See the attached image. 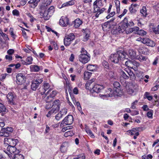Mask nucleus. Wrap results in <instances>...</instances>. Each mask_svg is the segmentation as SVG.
<instances>
[{"mask_svg":"<svg viewBox=\"0 0 159 159\" xmlns=\"http://www.w3.org/2000/svg\"><path fill=\"white\" fill-rule=\"evenodd\" d=\"M134 25V23L132 21H129L125 17L122 21L120 24L118 28L113 29L112 31L114 34H118L119 33H123L129 26H133Z\"/></svg>","mask_w":159,"mask_h":159,"instance_id":"f257e3e1","label":"nucleus"},{"mask_svg":"<svg viewBox=\"0 0 159 159\" xmlns=\"http://www.w3.org/2000/svg\"><path fill=\"white\" fill-rule=\"evenodd\" d=\"M126 54L122 51H119L115 54H111L110 56V60L111 62L118 63L120 61L125 59Z\"/></svg>","mask_w":159,"mask_h":159,"instance_id":"f03ea898","label":"nucleus"},{"mask_svg":"<svg viewBox=\"0 0 159 159\" xmlns=\"http://www.w3.org/2000/svg\"><path fill=\"white\" fill-rule=\"evenodd\" d=\"M78 59L79 61L85 64L90 60V57L87 54V51L84 48H82L81 54L79 55Z\"/></svg>","mask_w":159,"mask_h":159,"instance_id":"7ed1b4c3","label":"nucleus"},{"mask_svg":"<svg viewBox=\"0 0 159 159\" xmlns=\"http://www.w3.org/2000/svg\"><path fill=\"white\" fill-rule=\"evenodd\" d=\"M75 35L73 33H70L66 36L64 39V44L66 46H69L71 42L75 39Z\"/></svg>","mask_w":159,"mask_h":159,"instance_id":"20e7f679","label":"nucleus"},{"mask_svg":"<svg viewBox=\"0 0 159 159\" xmlns=\"http://www.w3.org/2000/svg\"><path fill=\"white\" fill-rule=\"evenodd\" d=\"M41 11L40 12V16L42 18H43L45 20H48L51 17V15L46 11L47 8L44 7H41Z\"/></svg>","mask_w":159,"mask_h":159,"instance_id":"39448f33","label":"nucleus"},{"mask_svg":"<svg viewBox=\"0 0 159 159\" xmlns=\"http://www.w3.org/2000/svg\"><path fill=\"white\" fill-rule=\"evenodd\" d=\"M42 78H38L33 80L32 82L31 88L34 91H35L38 88L39 84L43 82Z\"/></svg>","mask_w":159,"mask_h":159,"instance_id":"423d86ee","label":"nucleus"},{"mask_svg":"<svg viewBox=\"0 0 159 159\" xmlns=\"http://www.w3.org/2000/svg\"><path fill=\"white\" fill-rule=\"evenodd\" d=\"M16 83L19 85H21L25 83L26 78L23 74L20 73L18 74L16 76Z\"/></svg>","mask_w":159,"mask_h":159,"instance_id":"0eeeda50","label":"nucleus"},{"mask_svg":"<svg viewBox=\"0 0 159 159\" xmlns=\"http://www.w3.org/2000/svg\"><path fill=\"white\" fill-rule=\"evenodd\" d=\"M141 40L142 43L146 44L148 46L153 47L155 45V42L148 38L143 37L141 39Z\"/></svg>","mask_w":159,"mask_h":159,"instance_id":"6e6552de","label":"nucleus"},{"mask_svg":"<svg viewBox=\"0 0 159 159\" xmlns=\"http://www.w3.org/2000/svg\"><path fill=\"white\" fill-rule=\"evenodd\" d=\"M74 120L73 116L69 115L66 116L61 121V124H65L66 125H70L72 124Z\"/></svg>","mask_w":159,"mask_h":159,"instance_id":"1a4fd4ad","label":"nucleus"},{"mask_svg":"<svg viewBox=\"0 0 159 159\" xmlns=\"http://www.w3.org/2000/svg\"><path fill=\"white\" fill-rule=\"evenodd\" d=\"M59 24L63 27H66L69 24V19L66 17L62 16L60 20Z\"/></svg>","mask_w":159,"mask_h":159,"instance_id":"9d476101","label":"nucleus"},{"mask_svg":"<svg viewBox=\"0 0 159 159\" xmlns=\"http://www.w3.org/2000/svg\"><path fill=\"white\" fill-rule=\"evenodd\" d=\"M7 151L11 154L14 153V155L19 153L20 152V150L16 149L15 145H9L7 148Z\"/></svg>","mask_w":159,"mask_h":159,"instance_id":"9b49d317","label":"nucleus"},{"mask_svg":"<svg viewBox=\"0 0 159 159\" xmlns=\"http://www.w3.org/2000/svg\"><path fill=\"white\" fill-rule=\"evenodd\" d=\"M7 97L10 104H15L14 99L15 98L16 95L13 93L9 92L7 95Z\"/></svg>","mask_w":159,"mask_h":159,"instance_id":"f8f14e48","label":"nucleus"},{"mask_svg":"<svg viewBox=\"0 0 159 159\" xmlns=\"http://www.w3.org/2000/svg\"><path fill=\"white\" fill-rule=\"evenodd\" d=\"M125 65L128 67L133 69H137V63L135 61H132L130 60H128L125 61Z\"/></svg>","mask_w":159,"mask_h":159,"instance_id":"ddd939ff","label":"nucleus"},{"mask_svg":"<svg viewBox=\"0 0 159 159\" xmlns=\"http://www.w3.org/2000/svg\"><path fill=\"white\" fill-rule=\"evenodd\" d=\"M103 89L104 87L103 85L96 84L93 87L92 89L94 92L98 93L101 92Z\"/></svg>","mask_w":159,"mask_h":159,"instance_id":"4468645a","label":"nucleus"},{"mask_svg":"<svg viewBox=\"0 0 159 159\" xmlns=\"http://www.w3.org/2000/svg\"><path fill=\"white\" fill-rule=\"evenodd\" d=\"M60 100H56L52 103V106H50V107H51L53 108V109H55V110L58 111L60 108Z\"/></svg>","mask_w":159,"mask_h":159,"instance_id":"2eb2a0df","label":"nucleus"},{"mask_svg":"<svg viewBox=\"0 0 159 159\" xmlns=\"http://www.w3.org/2000/svg\"><path fill=\"white\" fill-rule=\"evenodd\" d=\"M108 92L109 91L110 92V93H107L106 94H99V96L102 97L103 98H107V97H112L113 96H115V94L114 93V91L112 90V89L111 88H109L108 89Z\"/></svg>","mask_w":159,"mask_h":159,"instance_id":"dca6fc26","label":"nucleus"},{"mask_svg":"<svg viewBox=\"0 0 159 159\" xmlns=\"http://www.w3.org/2000/svg\"><path fill=\"white\" fill-rule=\"evenodd\" d=\"M112 7V5L110 4L109 8L107 10V13L108 14V15L106 17V18L107 19H108L112 17L115 14V11H112L111 12V11Z\"/></svg>","mask_w":159,"mask_h":159,"instance_id":"f3484780","label":"nucleus"},{"mask_svg":"<svg viewBox=\"0 0 159 159\" xmlns=\"http://www.w3.org/2000/svg\"><path fill=\"white\" fill-rule=\"evenodd\" d=\"M57 92L56 90H53L51 92L50 95L49 96H48L46 98V100L47 102H50L51 101L52 99H49L50 98H52L54 97L55 96L57 95Z\"/></svg>","mask_w":159,"mask_h":159,"instance_id":"a211bd4d","label":"nucleus"},{"mask_svg":"<svg viewBox=\"0 0 159 159\" xmlns=\"http://www.w3.org/2000/svg\"><path fill=\"white\" fill-rule=\"evenodd\" d=\"M128 55L129 57L131 59H136L137 56H136V52L132 49L129 50Z\"/></svg>","mask_w":159,"mask_h":159,"instance_id":"6ab92c4d","label":"nucleus"},{"mask_svg":"<svg viewBox=\"0 0 159 159\" xmlns=\"http://www.w3.org/2000/svg\"><path fill=\"white\" fill-rule=\"evenodd\" d=\"M83 30L84 37L83 38V40L84 41H86L88 40V38L89 37L90 31L88 29H85Z\"/></svg>","mask_w":159,"mask_h":159,"instance_id":"aec40b11","label":"nucleus"},{"mask_svg":"<svg viewBox=\"0 0 159 159\" xmlns=\"http://www.w3.org/2000/svg\"><path fill=\"white\" fill-rule=\"evenodd\" d=\"M68 147V143L67 142H64L62 143L60 147V151L62 152H65L67 150Z\"/></svg>","mask_w":159,"mask_h":159,"instance_id":"412c9836","label":"nucleus"},{"mask_svg":"<svg viewBox=\"0 0 159 159\" xmlns=\"http://www.w3.org/2000/svg\"><path fill=\"white\" fill-rule=\"evenodd\" d=\"M111 25L107 21L106 22L102 25V27L103 30H109L111 28Z\"/></svg>","mask_w":159,"mask_h":159,"instance_id":"4be33fe9","label":"nucleus"},{"mask_svg":"<svg viewBox=\"0 0 159 159\" xmlns=\"http://www.w3.org/2000/svg\"><path fill=\"white\" fill-rule=\"evenodd\" d=\"M113 86L114 87L116 88L115 89V92L119 93L120 91V84L119 82H115L113 83Z\"/></svg>","mask_w":159,"mask_h":159,"instance_id":"5701e85b","label":"nucleus"},{"mask_svg":"<svg viewBox=\"0 0 159 159\" xmlns=\"http://www.w3.org/2000/svg\"><path fill=\"white\" fill-rule=\"evenodd\" d=\"M74 22V26L75 28H78L81 25L83 22L79 18L75 19Z\"/></svg>","mask_w":159,"mask_h":159,"instance_id":"b1692460","label":"nucleus"},{"mask_svg":"<svg viewBox=\"0 0 159 159\" xmlns=\"http://www.w3.org/2000/svg\"><path fill=\"white\" fill-rule=\"evenodd\" d=\"M137 6L136 4H132L129 7V10L131 14L135 13L136 11V7Z\"/></svg>","mask_w":159,"mask_h":159,"instance_id":"393cba45","label":"nucleus"},{"mask_svg":"<svg viewBox=\"0 0 159 159\" xmlns=\"http://www.w3.org/2000/svg\"><path fill=\"white\" fill-rule=\"evenodd\" d=\"M133 87V86H132L131 87H130V88L127 89V91L129 94L134 95L136 94L137 91L135 88H134V87H133Z\"/></svg>","mask_w":159,"mask_h":159,"instance_id":"a878e982","label":"nucleus"},{"mask_svg":"<svg viewBox=\"0 0 159 159\" xmlns=\"http://www.w3.org/2000/svg\"><path fill=\"white\" fill-rule=\"evenodd\" d=\"M130 26H129V27ZM129 27V26L125 30V31L126 32V33L127 34L132 33L134 31L137 30L139 29V28L137 27H136L134 28H128Z\"/></svg>","mask_w":159,"mask_h":159,"instance_id":"bb28decb","label":"nucleus"},{"mask_svg":"<svg viewBox=\"0 0 159 159\" xmlns=\"http://www.w3.org/2000/svg\"><path fill=\"white\" fill-rule=\"evenodd\" d=\"M50 89H49L48 92L45 93L46 91L45 89L42 87L40 88L39 89V94H40L41 95H43V94H45V95H47L48 93H49L50 91Z\"/></svg>","mask_w":159,"mask_h":159,"instance_id":"cd10ccee","label":"nucleus"},{"mask_svg":"<svg viewBox=\"0 0 159 159\" xmlns=\"http://www.w3.org/2000/svg\"><path fill=\"white\" fill-rule=\"evenodd\" d=\"M32 57H28L26 59V62H25V63H23V64L26 65L31 64L32 63Z\"/></svg>","mask_w":159,"mask_h":159,"instance_id":"c85d7f7f","label":"nucleus"},{"mask_svg":"<svg viewBox=\"0 0 159 159\" xmlns=\"http://www.w3.org/2000/svg\"><path fill=\"white\" fill-rule=\"evenodd\" d=\"M30 68L34 72H38L40 70V67L37 65H31L30 66Z\"/></svg>","mask_w":159,"mask_h":159,"instance_id":"c756f323","label":"nucleus"},{"mask_svg":"<svg viewBox=\"0 0 159 159\" xmlns=\"http://www.w3.org/2000/svg\"><path fill=\"white\" fill-rule=\"evenodd\" d=\"M92 73L85 71L84 73V79L87 80L89 79L92 75Z\"/></svg>","mask_w":159,"mask_h":159,"instance_id":"7c9ffc66","label":"nucleus"},{"mask_svg":"<svg viewBox=\"0 0 159 159\" xmlns=\"http://www.w3.org/2000/svg\"><path fill=\"white\" fill-rule=\"evenodd\" d=\"M136 59L140 61H145L147 59V57L146 56L141 55L137 56Z\"/></svg>","mask_w":159,"mask_h":159,"instance_id":"2f4dec72","label":"nucleus"},{"mask_svg":"<svg viewBox=\"0 0 159 159\" xmlns=\"http://www.w3.org/2000/svg\"><path fill=\"white\" fill-rule=\"evenodd\" d=\"M140 12L142 15L144 17L146 16L147 13L146 8L145 6H143L142 9L140 10Z\"/></svg>","mask_w":159,"mask_h":159,"instance_id":"473e14b6","label":"nucleus"},{"mask_svg":"<svg viewBox=\"0 0 159 159\" xmlns=\"http://www.w3.org/2000/svg\"><path fill=\"white\" fill-rule=\"evenodd\" d=\"M115 3L117 12L119 13L120 12V2L118 0H116L115 1Z\"/></svg>","mask_w":159,"mask_h":159,"instance_id":"72a5a7b5","label":"nucleus"},{"mask_svg":"<svg viewBox=\"0 0 159 159\" xmlns=\"http://www.w3.org/2000/svg\"><path fill=\"white\" fill-rule=\"evenodd\" d=\"M24 157L22 154L17 153L14 154L12 159H24Z\"/></svg>","mask_w":159,"mask_h":159,"instance_id":"f704fd0d","label":"nucleus"},{"mask_svg":"<svg viewBox=\"0 0 159 159\" xmlns=\"http://www.w3.org/2000/svg\"><path fill=\"white\" fill-rule=\"evenodd\" d=\"M92 83L93 81H92V80H89L86 84V88L91 89L93 87Z\"/></svg>","mask_w":159,"mask_h":159,"instance_id":"c9c22d12","label":"nucleus"},{"mask_svg":"<svg viewBox=\"0 0 159 159\" xmlns=\"http://www.w3.org/2000/svg\"><path fill=\"white\" fill-rule=\"evenodd\" d=\"M87 69L90 71H93L96 69V66L95 65H89L87 66Z\"/></svg>","mask_w":159,"mask_h":159,"instance_id":"e433bc0d","label":"nucleus"},{"mask_svg":"<svg viewBox=\"0 0 159 159\" xmlns=\"http://www.w3.org/2000/svg\"><path fill=\"white\" fill-rule=\"evenodd\" d=\"M46 11L51 16L55 11L54 7L53 6H51L47 10H46Z\"/></svg>","mask_w":159,"mask_h":159,"instance_id":"4c0bfd02","label":"nucleus"},{"mask_svg":"<svg viewBox=\"0 0 159 159\" xmlns=\"http://www.w3.org/2000/svg\"><path fill=\"white\" fill-rule=\"evenodd\" d=\"M52 2V0H43V5L41 7H44L50 5Z\"/></svg>","mask_w":159,"mask_h":159,"instance_id":"58836bf2","label":"nucleus"},{"mask_svg":"<svg viewBox=\"0 0 159 159\" xmlns=\"http://www.w3.org/2000/svg\"><path fill=\"white\" fill-rule=\"evenodd\" d=\"M85 130L87 134L90 136L92 138H94V135L93 134L92 132L90 129L88 128H86Z\"/></svg>","mask_w":159,"mask_h":159,"instance_id":"ea45409f","label":"nucleus"},{"mask_svg":"<svg viewBox=\"0 0 159 159\" xmlns=\"http://www.w3.org/2000/svg\"><path fill=\"white\" fill-rule=\"evenodd\" d=\"M74 134V133L72 130L68 131L66 132L64 134V136L66 137L68 136H72Z\"/></svg>","mask_w":159,"mask_h":159,"instance_id":"a19ab883","label":"nucleus"},{"mask_svg":"<svg viewBox=\"0 0 159 159\" xmlns=\"http://www.w3.org/2000/svg\"><path fill=\"white\" fill-rule=\"evenodd\" d=\"M125 71L128 74V75L129 77V76H132L133 75H134L130 69L128 68H126L125 69Z\"/></svg>","mask_w":159,"mask_h":159,"instance_id":"79ce46f5","label":"nucleus"},{"mask_svg":"<svg viewBox=\"0 0 159 159\" xmlns=\"http://www.w3.org/2000/svg\"><path fill=\"white\" fill-rule=\"evenodd\" d=\"M57 111H58L55 110V109L52 108V109L48 112L46 116L47 117H49L53 113H57Z\"/></svg>","mask_w":159,"mask_h":159,"instance_id":"37998d69","label":"nucleus"},{"mask_svg":"<svg viewBox=\"0 0 159 159\" xmlns=\"http://www.w3.org/2000/svg\"><path fill=\"white\" fill-rule=\"evenodd\" d=\"M136 31L137 32V34H139V35L143 36L144 35H146V32L145 31L143 30H136Z\"/></svg>","mask_w":159,"mask_h":159,"instance_id":"c03bdc74","label":"nucleus"},{"mask_svg":"<svg viewBox=\"0 0 159 159\" xmlns=\"http://www.w3.org/2000/svg\"><path fill=\"white\" fill-rule=\"evenodd\" d=\"M67 109L66 108H63L60 112V113L62 116L65 115L67 113Z\"/></svg>","mask_w":159,"mask_h":159,"instance_id":"a18cd8bd","label":"nucleus"},{"mask_svg":"<svg viewBox=\"0 0 159 159\" xmlns=\"http://www.w3.org/2000/svg\"><path fill=\"white\" fill-rule=\"evenodd\" d=\"M28 3L29 4H33L32 5H31L30 7L32 8H34L36 6H37V4L36 2H35V0H30Z\"/></svg>","mask_w":159,"mask_h":159,"instance_id":"49530a36","label":"nucleus"},{"mask_svg":"<svg viewBox=\"0 0 159 159\" xmlns=\"http://www.w3.org/2000/svg\"><path fill=\"white\" fill-rule=\"evenodd\" d=\"M121 76L125 79H127L129 78L128 74L125 71H122L121 73Z\"/></svg>","mask_w":159,"mask_h":159,"instance_id":"de8ad7c7","label":"nucleus"},{"mask_svg":"<svg viewBox=\"0 0 159 159\" xmlns=\"http://www.w3.org/2000/svg\"><path fill=\"white\" fill-rule=\"evenodd\" d=\"M42 87L47 91L50 88V85L48 83L44 82Z\"/></svg>","mask_w":159,"mask_h":159,"instance_id":"09e8293b","label":"nucleus"},{"mask_svg":"<svg viewBox=\"0 0 159 159\" xmlns=\"http://www.w3.org/2000/svg\"><path fill=\"white\" fill-rule=\"evenodd\" d=\"M6 108L4 105L0 103V112L2 113L5 112Z\"/></svg>","mask_w":159,"mask_h":159,"instance_id":"8fccbe9b","label":"nucleus"},{"mask_svg":"<svg viewBox=\"0 0 159 159\" xmlns=\"http://www.w3.org/2000/svg\"><path fill=\"white\" fill-rule=\"evenodd\" d=\"M2 131L4 130L7 132H9L11 133L13 131V129L11 127H7L6 128H2L1 129Z\"/></svg>","mask_w":159,"mask_h":159,"instance_id":"3c124183","label":"nucleus"},{"mask_svg":"<svg viewBox=\"0 0 159 159\" xmlns=\"http://www.w3.org/2000/svg\"><path fill=\"white\" fill-rule=\"evenodd\" d=\"M12 141V139L5 138L4 139V143H7L8 145L10 144V142Z\"/></svg>","mask_w":159,"mask_h":159,"instance_id":"603ef678","label":"nucleus"},{"mask_svg":"<svg viewBox=\"0 0 159 159\" xmlns=\"http://www.w3.org/2000/svg\"><path fill=\"white\" fill-rule=\"evenodd\" d=\"M102 64L105 68H108L109 67V64L108 62L105 60H104L102 62Z\"/></svg>","mask_w":159,"mask_h":159,"instance_id":"864d4df0","label":"nucleus"},{"mask_svg":"<svg viewBox=\"0 0 159 159\" xmlns=\"http://www.w3.org/2000/svg\"><path fill=\"white\" fill-rule=\"evenodd\" d=\"M115 19V18H112L110 20L107 21V22H109L112 26H113L116 24V23L114 21Z\"/></svg>","mask_w":159,"mask_h":159,"instance_id":"5fc2aeb1","label":"nucleus"},{"mask_svg":"<svg viewBox=\"0 0 159 159\" xmlns=\"http://www.w3.org/2000/svg\"><path fill=\"white\" fill-rule=\"evenodd\" d=\"M153 31L156 34H159V25L157 27L154 28L153 29Z\"/></svg>","mask_w":159,"mask_h":159,"instance_id":"6e6d98bb","label":"nucleus"},{"mask_svg":"<svg viewBox=\"0 0 159 159\" xmlns=\"http://www.w3.org/2000/svg\"><path fill=\"white\" fill-rule=\"evenodd\" d=\"M62 116H63L59 113L56 115L55 119L56 120H59L62 117Z\"/></svg>","mask_w":159,"mask_h":159,"instance_id":"4d7b16f0","label":"nucleus"},{"mask_svg":"<svg viewBox=\"0 0 159 159\" xmlns=\"http://www.w3.org/2000/svg\"><path fill=\"white\" fill-rule=\"evenodd\" d=\"M12 13L14 16H19V11L16 9H14L12 11Z\"/></svg>","mask_w":159,"mask_h":159,"instance_id":"13d9d810","label":"nucleus"},{"mask_svg":"<svg viewBox=\"0 0 159 159\" xmlns=\"http://www.w3.org/2000/svg\"><path fill=\"white\" fill-rule=\"evenodd\" d=\"M3 134L2 136L6 137H8L10 135V133L7 132L6 131L3 132Z\"/></svg>","mask_w":159,"mask_h":159,"instance_id":"bf43d9fd","label":"nucleus"},{"mask_svg":"<svg viewBox=\"0 0 159 159\" xmlns=\"http://www.w3.org/2000/svg\"><path fill=\"white\" fill-rule=\"evenodd\" d=\"M66 3L67 4L68 6H72L73 5L75 4V2L74 0H71L69 1L66 2Z\"/></svg>","mask_w":159,"mask_h":159,"instance_id":"052dcab7","label":"nucleus"},{"mask_svg":"<svg viewBox=\"0 0 159 159\" xmlns=\"http://www.w3.org/2000/svg\"><path fill=\"white\" fill-rule=\"evenodd\" d=\"M9 31L10 34L11 35L12 37L13 38H15L16 35L14 34L13 29L11 28L10 29Z\"/></svg>","mask_w":159,"mask_h":159,"instance_id":"680f3d73","label":"nucleus"},{"mask_svg":"<svg viewBox=\"0 0 159 159\" xmlns=\"http://www.w3.org/2000/svg\"><path fill=\"white\" fill-rule=\"evenodd\" d=\"M93 6L94 9L93 12L94 13L98 12L100 8V7L98 5L94 6Z\"/></svg>","mask_w":159,"mask_h":159,"instance_id":"e2e57ef3","label":"nucleus"},{"mask_svg":"<svg viewBox=\"0 0 159 159\" xmlns=\"http://www.w3.org/2000/svg\"><path fill=\"white\" fill-rule=\"evenodd\" d=\"M138 102V101L135 100V101L133 103H132L131 104V108L133 109H135L136 108V107L135 106V103H136Z\"/></svg>","mask_w":159,"mask_h":159,"instance_id":"0e129e2a","label":"nucleus"},{"mask_svg":"<svg viewBox=\"0 0 159 159\" xmlns=\"http://www.w3.org/2000/svg\"><path fill=\"white\" fill-rule=\"evenodd\" d=\"M7 75V74H4L2 75L0 77V80L2 81L4 80L6 76Z\"/></svg>","mask_w":159,"mask_h":159,"instance_id":"69168bd1","label":"nucleus"},{"mask_svg":"<svg viewBox=\"0 0 159 159\" xmlns=\"http://www.w3.org/2000/svg\"><path fill=\"white\" fill-rule=\"evenodd\" d=\"M108 75L109 77L110 78H112L114 77V73L113 72H112V71H110L109 72Z\"/></svg>","mask_w":159,"mask_h":159,"instance_id":"338daca9","label":"nucleus"},{"mask_svg":"<svg viewBox=\"0 0 159 159\" xmlns=\"http://www.w3.org/2000/svg\"><path fill=\"white\" fill-rule=\"evenodd\" d=\"M152 113L151 111H148L147 114V116L150 118H152Z\"/></svg>","mask_w":159,"mask_h":159,"instance_id":"774afa93","label":"nucleus"}]
</instances>
